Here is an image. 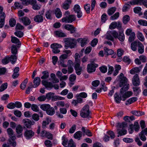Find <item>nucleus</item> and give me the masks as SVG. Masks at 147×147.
<instances>
[{
	"mask_svg": "<svg viewBox=\"0 0 147 147\" xmlns=\"http://www.w3.org/2000/svg\"><path fill=\"white\" fill-rule=\"evenodd\" d=\"M118 78L120 79L119 86L123 87L120 90V92L121 94H122L128 90L129 84H127V79L124 76L123 73H121L120 74Z\"/></svg>",
	"mask_w": 147,
	"mask_h": 147,
	"instance_id": "f257e3e1",
	"label": "nucleus"
},
{
	"mask_svg": "<svg viewBox=\"0 0 147 147\" xmlns=\"http://www.w3.org/2000/svg\"><path fill=\"white\" fill-rule=\"evenodd\" d=\"M22 4L24 5L31 4L32 6V8L35 10H38L40 9V7L36 3V0H20Z\"/></svg>",
	"mask_w": 147,
	"mask_h": 147,
	"instance_id": "f03ea898",
	"label": "nucleus"
},
{
	"mask_svg": "<svg viewBox=\"0 0 147 147\" xmlns=\"http://www.w3.org/2000/svg\"><path fill=\"white\" fill-rule=\"evenodd\" d=\"M65 44V49H67L69 47L73 48L76 45L75 40L71 38L65 39L64 40Z\"/></svg>",
	"mask_w": 147,
	"mask_h": 147,
	"instance_id": "7ed1b4c3",
	"label": "nucleus"
},
{
	"mask_svg": "<svg viewBox=\"0 0 147 147\" xmlns=\"http://www.w3.org/2000/svg\"><path fill=\"white\" fill-rule=\"evenodd\" d=\"M89 106L87 105H85L81 110L80 115L83 118H86L89 116Z\"/></svg>",
	"mask_w": 147,
	"mask_h": 147,
	"instance_id": "20e7f679",
	"label": "nucleus"
},
{
	"mask_svg": "<svg viewBox=\"0 0 147 147\" xmlns=\"http://www.w3.org/2000/svg\"><path fill=\"white\" fill-rule=\"evenodd\" d=\"M76 20V17L74 15H70L68 16L63 18L62 19L63 22H65L68 23H71Z\"/></svg>",
	"mask_w": 147,
	"mask_h": 147,
	"instance_id": "39448f33",
	"label": "nucleus"
},
{
	"mask_svg": "<svg viewBox=\"0 0 147 147\" xmlns=\"http://www.w3.org/2000/svg\"><path fill=\"white\" fill-rule=\"evenodd\" d=\"M51 47L52 49V51L53 53H58L60 51L58 49L61 48L62 46L60 44L57 43H54L51 45Z\"/></svg>",
	"mask_w": 147,
	"mask_h": 147,
	"instance_id": "423d86ee",
	"label": "nucleus"
},
{
	"mask_svg": "<svg viewBox=\"0 0 147 147\" xmlns=\"http://www.w3.org/2000/svg\"><path fill=\"white\" fill-rule=\"evenodd\" d=\"M98 65L95 63H90L88 65L87 71L88 73H91L94 72L96 69V68Z\"/></svg>",
	"mask_w": 147,
	"mask_h": 147,
	"instance_id": "0eeeda50",
	"label": "nucleus"
},
{
	"mask_svg": "<svg viewBox=\"0 0 147 147\" xmlns=\"http://www.w3.org/2000/svg\"><path fill=\"white\" fill-rule=\"evenodd\" d=\"M67 57V55L65 54L61 55L59 57V62L61 65L63 67H67V65L65 63L66 61L65 60Z\"/></svg>",
	"mask_w": 147,
	"mask_h": 147,
	"instance_id": "6e6552de",
	"label": "nucleus"
},
{
	"mask_svg": "<svg viewBox=\"0 0 147 147\" xmlns=\"http://www.w3.org/2000/svg\"><path fill=\"white\" fill-rule=\"evenodd\" d=\"M34 135V132L31 130L26 129L24 133V136L27 139L31 138Z\"/></svg>",
	"mask_w": 147,
	"mask_h": 147,
	"instance_id": "1a4fd4ad",
	"label": "nucleus"
},
{
	"mask_svg": "<svg viewBox=\"0 0 147 147\" xmlns=\"http://www.w3.org/2000/svg\"><path fill=\"white\" fill-rule=\"evenodd\" d=\"M133 85L135 86H138L140 85V81L139 76L137 74L135 75L133 77L132 80Z\"/></svg>",
	"mask_w": 147,
	"mask_h": 147,
	"instance_id": "9d476101",
	"label": "nucleus"
},
{
	"mask_svg": "<svg viewBox=\"0 0 147 147\" xmlns=\"http://www.w3.org/2000/svg\"><path fill=\"white\" fill-rule=\"evenodd\" d=\"M74 10L75 12L77 13V16L78 18H80L82 17V13L80 10V8L79 5H75L74 6Z\"/></svg>",
	"mask_w": 147,
	"mask_h": 147,
	"instance_id": "9b49d317",
	"label": "nucleus"
},
{
	"mask_svg": "<svg viewBox=\"0 0 147 147\" xmlns=\"http://www.w3.org/2000/svg\"><path fill=\"white\" fill-rule=\"evenodd\" d=\"M130 131L131 132H130V134L131 133L134 128L136 131H138L140 128V126L138 123L135 122L134 123V125L133 124H130L129 125Z\"/></svg>",
	"mask_w": 147,
	"mask_h": 147,
	"instance_id": "f8f14e48",
	"label": "nucleus"
},
{
	"mask_svg": "<svg viewBox=\"0 0 147 147\" xmlns=\"http://www.w3.org/2000/svg\"><path fill=\"white\" fill-rule=\"evenodd\" d=\"M145 135H147V127L142 130L139 134L140 138L143 141H145L146 140Z\"/></svg>",
	"mask_w": 147,
	"mask_h": 147,
	"instance_id": "ddd939ff",
	"label": "nucleus"
},
{
	"mask_svg": "<svg viewBox=\"0 0 147 147\" xmlns=\"http://www.w3.org/2000/svg\"><path fill=\"white\" fill-rule=\"evenodd\" d=\"M23 122L24 125L27 128H30L31 125L34 124V121H32L31 120L28 119H24L23 120Z\"/></svg>",
	"mask_w": 147,
	"mask_h": 147,
	"instance_id": "4468645a",
	"label": "nucleus"
},
{
	"mask_svg": "<svg viewBox=\"0 0 147 147\" xmlns=\"http://www.w3.org/2000/svg\"><path fill=\"white\" fill-rule=\"evenodd\" d=\"M23 131V127L20 125H18L16 127V133L18 134L17 136L18 137H20L22 136Z\"/></svg>",
	"mask_w": 147,
	"mask_h": 147,
	"instance_id": "2eb2a0df",
	"label": "nucleus"
},
{
	"mask_svg": "<svg viewBox=\"0 0 147 147\" xmlns=\"http://www.w3.org/2000/svg\"><path fill=\"white\" fill-rule=\"evenodd\" d=\"M20 20H21L23 24L25 26L29 25L31 23V22L30 20L27 17L25 16L20 18Z\"/></svg>",
	"mask_w": 147,
	"mask_h": 147,
	"instance_id": "dca6fc26",
	"label": "nucleus"
},
{
	"mask_svg": "<svg viewBox=\"0 0 147 147\" xmlns=\"http://www.w3.org/2000/svg\"><path fill=\"white\" fill-rule=\"evenodd\" d=\"M132 94V92L131 91H128L125 92L124 94L123 93L122 94H121L120 93V95L121 96V97L123 98L122 100L123 101L125 100L127 98L131 96Z\"/></svg>",
	"mask_w": 147,
	"mask_h": 147,
	"instance_id": "f3484780",
	"label": "nucleus"
},
{
	"mask_svg": "<svg viewBox=\"0 0 147 147\" xmlns=\"http://www.w3.org/2000/svg\"><path fill=\"white\" fill-rule=\"evenodd\" d=\"M132 94V92L131 91H128L125 92L124 94L123 93L122 94H121L120 93V95L121 96V97L123 98L122 100L123 101L125 100L127 98L131 96Z\"/></svg>",
	"mask_w": 147,
	"mask_h": 147,
	"instance_id": "a211bd4d",
	"label": "nucleus"
},
{
	"mask_svg": "<svg viewBox=\"0 0 147 147\" xmlns=\"http://www.w3.org/2000/svg\"><path fill=\"white\" fill-rule=\"evenodd\" d=\"M43 13L41 15H37L35 16L34 18V21L36 22L40 23L43 21V17L42 15Z\"/></svg>",
	"mask_w": 147,
	"mask_h": 147,
	"instance_id": "6ab92c4d",
	"label": "nucleus"
},
{
	"mask_svg": "<svg viewBox=\"0 0 147 147\" xmlns=\"http://www.w3.org/2000/svg\"><path fill=\"white\" fill-rule=\"evenodd\" d=\"M10 138L8 140V144H11L13 147H15L16 146V143L15 141L16 138L14 136H10Z\"/></svg>",
	"mask_w": 147,
	"mask_h": 147,
	"instance_id": "aec40b11",
	"label": "nucleus"
},
{
	"mask_svg": "<svg viewBox=\"0 0 147 147\" xmlns=\"http://www.w3.org/2000/svg\"><path fill=\"white\" fill-rule=\"evenodd\" d=\"M74 69L76 71V74L80 75L82 70V68L80 66V63L74 64Z\"/></svg>",
	"mask_w": 147,
	"mask_h": 147,
	"instance_id": "412c9836",
	"label": "nucleus"
},
{
	"mask_svg": "<svg viewBox=\"0 0 147 147\" xmlns=\"http://www.w3.org/2000/svg\"><path fill=\"white\" fill-rule=\"evenodd\" d=\"M140 42V41H135L132 42L131 45V49L134 51H135L136 50L138 47L139 43Z\"/></svg>",
	"mask_w": 147,
	"mask_h": 147,
	"instance_id": "4be33fe9",
	"label": "nucleus"
},
{
	"mask_svg": "<svg viewBox=\"0 0 147 147\" xmlns=\"http://www.w3.org/2000/svg\"><path fill=\"white\" fill-rule=\"evenodd\" d=\"M78 41L81 44V46L82 47H84L87 43L88 39L86 38H79L77 39Z\"/></svg>",
	"mask_w": 147,
	"mask_h": 147,
	"instance_id": "5701e85b",
	"label": "nucleus"
},
{
	"mask_svg": "<svg viewBox=\"0 0 147 147\" xmlns=\"http://www.w3.org/2000/svg\"><path fill=\"white\" fill-rule=\"evenodd\" d=\"M71 2V0H67L63 4V8L65 10L68 9L69 7V4Z\"/></svg>",
	"mask_w": 147,
	"mask_h": 147,
	"instance_id": "b1692460",
	"label": "nucleus"
},
{
	"mask_svg": "<svg viewBox=\"0 0 147 147\" xmlns=\"http://www.w3.org/2000/svg\"><path fill=\"white\" fill-rule=\"evenodd\" d=\"M41 82L46 88H51L53 86L52 84L50 82H49L45 80H42Z\"/></svg>",
	"mask_w": 147,
	"mask_h": 147,
	"instance_id": "393cba45",
	"label": "nucleus"
},
{
	"mask_svg": "<svg viewBox=\"0 0 147 147\" xmlns=\"http://www.w3.org/2000/svg\"><path fill=\"white\" fill-rule=\"evenodd\" d=\"M40 79L39 77L35 78L33 80L34 88H36L38 86L40 83Z\"/></svg>",
	"mask_w": 147,
	"mask_h": 147,
	"instance_id": "a878e982",
	"label": "nucleus"
},
{
	"mask_svg": "<svg viewBox=\"0 0 147 147\" xmlns=\"http://www.w3.org/2000/svg\"><path fill=\"white\" fill-rule=\"evenodd\" d=\"M9 60L12 64H14L17 59V56L16 55H11L10 57H8Z\"/></svg>",
	"mask_w": 147,
	"mask_h": 147,
	"instance_id": "bb28decb",
	"label": "nucleus"
},
{
	"mask_svg": "<svg viewBox=\"0 0 147 147\" xmlns=\"http://www.w3.org/2000/svg\"><path fill=\"white\" fill-rule=\"evenodd\" d=\"M82 130L84 133L89 136H92V134L90 131L88 129H86L85 127H82Z\"/></svg>",
	"mask_w": 147,
	"mask_h": 147,
	"instance_id": "cd10ccee",
	"label": "nucleus"
},
{
	"mask_svg": "<svg viewBox=\"0 0 147 147\" xmlns=\"http://www.w3.org/2000/svg\"><path fill=\"white\" fill-rule=\"evenodd\" d=\"M120 96H119L118 93H116L114 95V99L115 102L117 103H119L121 101V96L120 95Z\"/></svg>",
	"mask_w": 147,
	"mask_h": 147,
	"instance_id": "c85d7f7f",
	"label": "nucleus"
},
{
	"mask_svg": "<svg viewBox=\"0 0 147 147\" xmlns=\"http://www.w3.org/2000/svg\"><path fill=\"white\" fill-rule=\"evenodd\" d=\"M75 61L74 63L75 64H79L80 63V56L78 53H76L75 55Z\"/></svg>",
	"mask_w": 147,
	"mask_h": 147,
	"instance_id": "c756f323",
	"label": "nucleus"
},
{
	"mask_svg": "<svg viewBox=\"0 0 147 147\" xmlns=\"http://www.w3.org/2000/svg\"><path fill=\"white\" fill-rule=\"evenodd\" d=\"M47 113L49 115H52L55 113V111L54 108L51 107L49 108L47 111Z\"/></svg>",
	"mask_w": 147,
	"mask_h": 147,
	"instance_id": "7c9ffc66",
	"label": "nucleus"
},
{
	"mask_svg": "<svg viewBox=\"0 0 147 147\" xmlns=\"http://www.w3.org/2000/svg\"><path fill=\"white\" fill-rule=\"evenodd\" d=\"M141 70L138 67H135L133 68L130 71V73L131 74H134L135 73H139Z\"/></svg>",
	"mask_w": 147,
	"mask_h": 147,
	"instance_id": "2f4dec72",
	"label": "nucleus"
},
{
	"mask_svg": "<svg viewBox=\"0 0 147 147\" xmlns=\"http://www.w3.org/2000/svg\"><path fill=\"white\" fill-rule=\"evenodd\" d=\"M144 46L143 44L140 42L138 47V52L140 54L144 52Z\"/></svg>",
	"mask_w": 147,
	"mask_h": 147,
	"instance_id": "473e14b6",
	"label": "nucleus"
},
{
	"mask_svg": "<svg viewBox=\"0 0 147 147\" xmlns=\"http://www.w3.org/2000/svg\"><path fill=\"white\" fill-rule=\"evenodd\" d=\"M104 49L107 56L113 54L114 53V51L113 50L109 49L106 47H104Z\"/></svg>",
	"mask_w": 147,
	"mask_h": 147,
	"instance_id": "72a5a7b5",
	"label": "nucleus"
},
{
	"mask_svg": "<svg viewBox=\"0 0 147 147\" xmlns=\"http://www.w3.org/2000/svg\"><path fill=\"white\" fill-rule=\"evenodd\" d=\"M82 132L80 131H78L74 134V136L75 139H78V140H79L80 138L82 137Z\"/></svg>",
	"mask_w": 147,
	"mask_h": 147,
	"instance_id": "f704fd0d",
	"label": "nucleus"
},
{
	"mask_svg": "<svg viewBox=\"0 0 147 147\" xmlns=\"http://www.w3.org/2000/svg\"><path fill=\"white\" fill-rule=\"evenodd\" d=\"M131 113L137 116H140L144 114V112H140V111H132Z\"/></svg>",
	"mask_w": 147,
	"mask_h": 147,
	"instance_id": "c9c22d12",
	"label": "nucleus"
},
{
	"mask_svg": "<svg viewBox=\"0 0 147 147\" xmlns=\"http://www.w3.org/2000/svg\"><path fill=\"white\" fill-rule=\"evenodd\" d=\"M11 42L14 43H18V45H20L21 43L19 39L15 37L11 36Z\"/></svg>",
	"mask_w": 147,
	"mask_h": 147,
	"instance_id": "e433bc0d",
	"label": "nucleus"
},
{
	"mask_svg": "<svg viewBox=\"0 0 147 147\" xmlns=\"http://www.w3.org/2000/svg\"><path fill=\"white\" fill-rule=\"evenodd\" d=\"M11 52L14 55H16L17 53L18 50L17 48L14 45H13L11 47Z\"/></svg>",
	"mask_w": 147,
	"mask_h": 147,
	"instance_id": "4c0bfd02",
	"label": "nucleus"
},
{
	"mask_svg": "<svg viewBox=\"0 0 147 147\" xmlns=\"http://www.w3.org/2000/svg\"><path fill=\"white\" fill-rule=\"evenodd\" d=\"M50 107V105L48 104H42L40 105V108L43 110L46 111Z\"/></svg>",
	"mask_w": 147,
	"mask_h": 147,
	"instance_id": "58836bf2",
	"label": "nucleus"
},
{
	"mask_svg": "<svg viewBox=\"0 0 147 147\" xmlns=\"http://www.w3.org/2000/svg\"><path fill=\"white\" fill-rule=\"evenodd\" d=\"M118 38L121 42H123L124 41L125 39V36L123 32H119Z\"/></svg>",
	"mask_w": 147,
	"mask_h": 147,
	"instance_id": "ea45409f",
	"label": "nucleus"
},
{
	"mask_svg": "<svg viewBox=\"0 0 147 147\" xmlns=\"http://www.w3.org/2000/svg\"><path fill=\"white\" fill-rule=\"evenodd\" d=\"M55 14L56 17L58 18H61L62 16V13L59 8H57L55 10Z\"/></svg>",
	"mask_w": 147,
	"mask_h": 147,
	"instance_id": "a19ab883",
	"label": "nucleus"
},
{
	"mask_svg": "<svg viewBox=\"0 0 147 147\" xmlns=\"http://www.w3.org/2000/svg\"><path fill=\"white\" fill-rule=\"evenodd\" d=\"M28 80L27 78L22 83L20 86V88L22 90H24L26 87V84Z\"/></svg>",
	"mask_w": 147,
	"mask_h": 147,
	"instance_id": "79ce46f5",
	"label": "nucleus"
},
{
	"mask_svg": "<svg viewBox=\"0 0 147 147\" xmlns=\"http://www.w3.org/2000/svg\"><path fill=\"white\" fill-rule=\"evenodd\" d=\"M116 8L115 7L111 8L108 11V14L109 16L112 15L116 11Z\"/></svg>",
	"mask_w": 147,
	"mask_h": 147,
	"instance_id": "37998d69",
	"label": "nucleus"
},
{
	"mask_svg": "<svg viewBox=\"0 0 147 147\" xmlns=\"http://www.w3.org/2000/svg\"><path fill=\"white\" fill-rule=\"evenodd\" d=\"M42 74L43 75L41 77V78L42 79H46L49 76V73L47 71H43Z\"/></svg>",
	"mask_w": 147,
	"mask_h": 147,
	"instance_id": "c03bdc74",
	"label": "nucleus"
},
{
	"mask_svg": "<svg viewBox=\"0 0 147 147\" xmlns=\"http://www.w3.org/2000/svg\"><path fill=\"white\" fill-rule=\"evenodd\" d=\"M143 2V0H133L132 1L130 2V3L132 5H134L138 4L140 5Z\"/></svg>",
	"mask_w": 147,
	"mask_h": 147,
	"instance_id": "a18cd8bd",
	"label": "nucleus"
},
{
	"mask_svg": "<svg viewBox=\"0 0 147 147\" xmlns=\"http://www.w3.org/2000/svg\"><path fill=\"white\" fill-rule=\"evenodd\" d=\"M54 95V93L53 92H50L46 94L45 97L46 99L47 98L48 100H50Z\"/></svg>",
	"mask_w": 147,
	"mask_h": 147,
	"instance_id": "49530a36",
	"label": "nucleus"
},
{
	"mask_svg": "<svg viewBox=\"0 0 147 147\" xmlns=\"http://www.w3.org/2000/svg\"><path fill=\"white\" fill-rule=\"evenodd\" d=\"M137 36L139 39L141 41H143L144 40V38L142 34L140 32H138L137 33Z\"/></svg>",
	"mask_w": 147,
	"mask_h": 147,
	"instance_id": "de8ad7c7",
	"label": "nucleus"
},
{
	"mask_svg": "<svg viewBox=\"0 0 147 147\" xmlns=\"http://www.w3.org/2000/svg\"><path fill=\"white\" fill-rule=\"evenodd\" d=\"M129 38V41L131 42L134 40L135 38V34L134 32L131 33Z\"/></svg>",
	"mask_w": 147,
	"mask_h": 147,
	"instance_id": "09e8293b",
	"label": "nucleus"
},
{
	"mask_svg": "<svg viewBox=\"0 0 147 147\" xmlns=\"http://www.w3.org/2000/svg\"><path fill=\"white\" fill-rule=\"evenodd\" d=\"M55 34L59 37H65L66 36V35L64 33L59 31L56 32Z\"/></svg>",
	"mask_w": 147,
	"mask_h": 147,
	"instance_id": "8fccbe9b",
	"label": "nucleus"
},
{
	"mask_svg": "<svg viewBox=\"0 0 147 147\" xmlns=\"http://www.w3.org/2000/svg\"><path fill=\"white\" fill-rule=\"evenodd\" d=\"M129 17L128 15L124 16L123 19V23L125 24H126L129 21Z\"/></svg>",
	"mask_w": 147,
	"mask_h": 147,
	"instance_id": "3c124183",
	"label": "nucleus"
},
{
	"mask_svg": "<svg viewBox=\"0 0 147 147\" xmlns=\"http://www.w3.org/2000/svg\"><path fill=\"white\" fill-rule=\"evenodd\" d=\"M14 34L19 38L22 37L24 35L23 32L21 31H17L15 32Z\"/></svg>",
	"mask_w": 147,
	"mask_h": 147,
	"instance_id": "603ef678",
	"label": "nucleus"
},
{
	"mask_svg": "<svg viewBox=\"0 0 147 147\" xmlns=\"http://www.w3.org/2000/svg\"><path fill=\"white\" fill-rule=\"evenodd\" d=\"M7 84L5 83L3 84L0 87V92H2L7 88Z\"/></svg>",
	"mask_w": 147,
	"mask_h": 147,
	"instance_id": "864d4df0",
	"label": "nucleus"
},
{
	"mask_svg": "<svg viewBox=\"0 0 147 147\" xmlns=\"http://www.w3.org/2000/svg\"><path fill=\"white\" fill-rule=\"evenodd\" d=\"M138 23L140 25L143 26H147V21L145 20H140L138 21Z\"/></svg>",
	"mask_w": 147,
	"mask_h": 147,
	"instance_id": "5fc2aeb1",
	"label": "nucleus"
},
{
	"mask_svg": "<svg viewBox=\"0 0 147 147\" xmlns=\"http://www.w3.org/2000/svg\"><path fill=\"white\" fill-rule=\"evenodd\" d=\"M117 26V23L116 22H112L110 25L109 28L111 30L115 28Z\"/></svg>",
	"mask_w": 147,
	"mask_h": 147,
	"instance_id": "6e6d98bb",
	"label": "nucleus"
},
{
	"mask_svg": "<svg viewBox=\"0 0 147 147\" xmlns=\"http://www.w3.org/2000/svg\"><path fill=\"white\" fill-rule=\"evenodd\" d=\"M32 109L35 112H37L39 110V108L38 106L35 104H33L31 105Z\"/></svg>",
	"mask_w": 147,
	"mask_h": 147,
	"instance_id": "4d7b16f0",
	"label": "nucleus"
},
{
	"mask_svg": "<svg viewBox=\"0 0 147 147\" xmlns=\"http://www.w3.org/2000/svg\"><path fill=\"white\" fill-rule=\"evenodd\" d=\"M119 13L118 12L116 13L113 16H111L110 17V19L112 20H114L117 19L119 16Z\"/></svg>",
	"mask_w": 147,
	"mask_h": 147,
	"instance_id": "13d9d810",
	"label": "nucleus"
},
{
	"mask_svg": "<svg viewBox=\"0 0 147 147\" xmlns=\"http://www.w3.org/2000/svg\"><path fill=\"white\" fill-rule=\"evenodd\" d=\"M84 8L87 13H89L90 12V4H86L84 6Z\"/></svg>",
	"mask_w": 147,
	"mask_h": 147,
	"instance_id": "bf43d9fd",
	"label": "nucleus"
},
{
	"mask_svg": "<svg viewBox=\"0 0 147 147\" xmlns=\"http://www.w3.org/2000/svg\"><path fill=\"white\" fill-rule=\"evenodd\" d=\"M99 69L101 72L103 73H106L107 70V67L105 66H102L99 68Z\"/></svg>",
	"mask_w": 147,
	"mask_h": 147,
	"instance_id": "052dcab7",
	"label": "nucleus"
},
{
	"mask_svg": "<svg viewBox=\"0 0 147 147\" xmlns=\"http://www.w3.org/2000/svg\"><path fill=\"white\" fill-rule=\"evenodd\" d=\"M117 55L118 57H121L123 54L124 53L123 50L121 49H119L117 50Z\"/></svg>",
	"mask_w": 147,
	"mask_h": 147,
	"instance_id": "680f3d73",
	"label": "nucleus"
},
{
	"mask_svg": "<svg viewBox=\"0 0 147 147\" xmlns=\"http://www.w3.org/2000/svg\"><path fill=\"white\" fill-rule=\"evenodd\" d=\"M46 17L47 19H52L51 16V12L50 10L47 11L45 14Z\"/></svg>",
	"mask_w": 147,
	"mask_h": 147,
	"instance_id": "e2e57ef3",
	"label": "nucleus"
},
{
	"mask_svg": "<svg viewBox=\"0 0 147 147\" xmlns=\"http://www.w3.org/2000/svg\"><path fill=\"white\" fill-rule=\"evenodd\" d=\"M118 134L120 136L123 135L127 133V131L124 129H121L120 130H118Z\"/></svg>",
	"mask_w": 147,
	"mask_h": 147,
	"instance_id": "0e129e2a",
	"label": "nucleus"
},
{
	"mask_svg": "<svg viewBox=\"0 0 147 147\" xmlns=\"http://www.w3.org/2000/svg\"><path fill=\"white\" fill-rule=\"evenodd\" d=\"M123 61L127 63L128 64H129L131 63V60L127 56H125L123 59Z\"/></svg>",
	"mask_w": 147,
	"mask_h": 147,
	"instance_id": "69168bd1",
	"label": "nucleus"
},
{
	"mask_svg": "<svg viewBox=\"0 0 147 147\" xmlns=\"http://www.w3.org/2000/svg\"><path fill=\"white\" fill-rule=\"evenodd\" d=\"M107 133L110 135L111 139H113L115 138V135L113 131H108L107 132Z\"/></svg>",
	"mask_w": 147,
	"mask_h": 147,
	"instance_id": "338daca9",
	"label": "nucleus"
},
{
	"mask_svg": "<svg viewBox=\"0 0 147 147\" xmlns=\"http://www.w3.org/2000/svg\"><path fill=\"white\" fill-rule=\"evenodd\" d=\"M68 147H75V145L74 144V141L72 139H71L68 144Z\"/></svg>",
	"mask_w": 147,
	"mask_h": 147,
	"instance_id": "774afa93",
	"label": "nucleus"
}]
</instances>
